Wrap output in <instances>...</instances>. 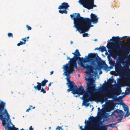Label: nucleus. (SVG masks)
Listing matches in <instances>:
<instances>
[{"label": "nucleus", "instance_id": "nucleus-5", "mask_svg": "<svg viewBox=\"0 0 130 130\" xmlns=\"http://www.w3.org/2000/svg\"><path fill=\"white\" fill-rule=\"evenodd\" d=\"M98 91H99L98 93H101L102 94L100 95H98L95 97V99L99 102H106V103L107 105H109L111 102L110 100H108L107 99L109 98H111L113 99L111 101L112 110H114V84L112 85V87L108 88L107 92L108 93L109 96L103 92L100 91L99 90Z\"/></svg>", "mask_w": 130, "mask_h": 130}, {"label": "nucleus", "instance_id": "nucleus-3", "mask_svg": "<svg viewBox=\"0 0 130 130\" xmlns=\"http://www.w3.org/2000/svg\"><path fill=\"white\" fill-rule=\"evenodd\" d=\"M5 103L3 101L0 103V119L2 121V125L6 130H18L11 122L9 115L6 109H4Z\"/></svg>", "mask_w": 130, "mask_h": 130}, {"label": "nucleus", "instance_id": "nucleus-7", "mask_svg": "<svg viewBox=\"0 0 130 130\" xmlns=\"http://www.w3.org/2000/svg\"><path fill=\"white\" fill-rule=\"evenodd\" d=\"M71 14L74 15V17H77L78 18H80L87 21H89L90 24V22H92L93 24H96L98 22L99 18L95 14L93 13H91L90 14L91 19L89 18H85L81 17L80 13H73Z\"/></svg>", "mask_w": 130, "mask_h": 130}, {"label": "nucleus", "instance_id": "nucleus-62", "mask_svg": "<svg viewBox=\"0 0 130 130\" xmlns=\"http://www.w3.org/2000/svg\"><path fill=\"white\" fill-rule=\"evenodd\" d=\"M20 130H24V129L23 128H22L21 129H20Z\"/></svg>", "mask_w": 130, "mask_h": 130}, {"label": "nucleus", "instance_id": "nucleus-52", "mask_svg": "<svg viewBox=\"0 0 130 130\" xmlns=\"http://www.w3.org/2000/svg\"><path fill=\"white\" fill-rule=\"evenodd\" d=\"M126 68L127 70H129V68L128 67H126Z\"/></svg>", "mask_w": 130, "mask_h": 130}, {"label": "nucleus", "instance_id": "nucleus-34", "mask_svg": "<svg viewBox=\"0 0 130 130\" xmlns=\"http://www.w3.org/2000/svg\"><path fill=\"white\" fill-rule=\"evenodd\" d=\"M26 27H27V28L28 29V30H31V28L30 27V26H28V25H27L26 26Z\"/></svg>", "mask_w": 130, "mask_h": 130}, {"label": "nucleus", "instance_id": "nucleus-61", "mask_svg": "<svg viewBox=\"0 0 130 130\" xmlns=\"http://www.w3.org/2000/svg\"><path fill=\"white\" fill-rule=\"evenodd\" d=\"M35 107L34 106V107L32 108V109H35Z\"/></svg>", "mask_w": 130, "mask_h": 130}, {"label": "nucleus", "instance_id": "nucleus-1", "mask_svg": "<svg viewBox=\"0 0 130 130\" xmlns=\"http://www.w3.org/2000/svg\"><path fill=\"white\" fill-rule=\"evenodd\" d=\"M90 71V73L86 71V73L89 75L88 78H86L85 80L88 82L87 83L86 90H85L82 86H80L78 89L76 85L75 84L74 94H78L79 95H83L82 99L83 100L84 105L87 106H89V104L87 103L89 101H92L94 100L93 97L96 94L99 92V89L96 88V84L94 83L95 80L92 77L93 75L91 73L93 72V70Z\"/></svg>", "mask_w": 130, "mask_h": 130}, {"label": "nucleus", "instance_id": "nucleus-50", "mask_svg": "<svg viewBox=\"0 0 130 130\" xmlns=\"http://www.w3.org/2000/svg\"><path fill=\"white\" fill-rule=\"evenodd\" d=\"M29 38V36L27 37H26V40H27Z\"/></svg>", "mask_w": 130, "mask_h": 130}, {"label": "nucleus", "instance_id": "nucleus-54", "mask_svg": "<svg viewBox=\"0 0 130 130\" xmlns=\"http://www.w3.org/2000/svg\"><path fill=\"white\" fill-rule=\"evenodd\" d=\"M32 106L31 105H30L29 106V107H30V109H31V108H32Z\"/></svg>", "mask_w": 130, "mask_h": 130}, {"label": "nucleus", "instance_id": "nucleus-64", "mask_svg": "<svg viewBox=\"0 0 130 130\" xmlns=\"http://www.w3.org/2000/svg\"><path fill=\"white\" fill-rule=\"evenodd\" d=\"M51 127H49V128L50 129H51Z\"/></svg>", "mask_w": 130, "mask_h": 130}, {"label": "nucleus", "instance_id": "nucleus-18", "mask_svg": "<svg viewBox=\"0 0 130 130\" xmlns=\"http://www.w3.org/2000/svg\"><path fill=\"white\" fill-rule=\"evenodd\" d=\"M68 3L66 2H63L61 4V5L60 6L58 7V9H68V8L69 7Z\"/></svg>", "mask_w": 130, "mask_h": 130}, {"label": "nucleus", "instance_id": "nucleus-47", "mask_svg": "<svg viewBox=\"0 0 130 130\" xmlns=\"http://www.w3.org/2000/svg\"><path fill=\"white\" fill-rule=\"evenodd\" d=\"M67 59H70V60H71V58H70L69 57H68L67 58Z\"/></svg>", "mask_w": 130, "mask_h": 130}, {"label": "nucleus", "instance_id": "nucleus-42", "mask_svg": "<svg viewBox=\"0 0 130 130\" xmlns=\"http://www.w3.org/2000/svg\"><path fill=\"white\" fill-rule=\"evenodd\" d=\"M59 13H61L62 14L63 13V10H60L59 11Z\"/></svg>", "mask_w": 130, "mask_h": 130}, {"label": "nucleus", "instance_id": "nucleus-48", "mask_svg": "<svg viewBox=\"0 0 130 130\" xmlns=\"http://www.w3.org/2000/svg\"><path fill=\"white\" fill-rule=\"evenodd\" d=\"M99 124L100 125H102V121H100L99 122Z\"/></svg>", "mask_w": 130, "mask_h": 130}, {"label": "nucleus", "instance_id": "nucleus-57", "mask_svg": "<svg viewBox=\"0 0 130 130\" xmlns=\"http://www.w3.org/2000/svg\"><path fill=\"white\" fill-rule=\"evenodd\" d=\"M102 73V71H101V72H100V73L101 74V73Z\"/></svg>", "mask_w": 130, "mask_h": 130}, {"label": "nucleus", "instance_id": "nucleus-19", "mask_svg": "<svg viewBox=\"0 0 130 130\" xmlns=\"http://www.w3.org/2000/svg\"><path fill=\"white\" fill-rule=\"evenodd\" d=\"M75 84L67 85L68 87L69 88L67 90V92H69L70 91H71L72 93L73 94H74V90H75Z\"/></svg>", "mask_w": 130, "mask_h": 130}, {"label": "nucleus", "instance_id": "nucleus-43", "mask_svg": "<svg viewBox=\"0 0 130 130\" xmlns=\"http://www.w3.org/2000/svg\"><path fill=\"white\" fill-rule=\"evenodd\" d=\"M30 110V107H29L26 111V112H28Z\"/></svg>", "mask_w": 130, "mask_h": 130}, {"label": "nucleus", "instance_id": "nucleus-51", "mask_svg": "<svg viewBox=\"0 0 130 130\" xmlns=\"http://www.w3.org/2000/svg\"><path fill=\"white\" fill-rule=\"evenodd\" d=\"M128 38L127 39L128 41H130V37H128Z\"/></svg>", "mask_w": 130, "mask_h": 130}, {"label": "nucleus", "instance_id": "nucleus-27", "mask_svg": "<svg viewBox=\"0 0 130 130\" xmlns=\"http://www.w3.org/2000/svg\"><path fill=\"white\" fill-rule=\"evenodd\" d=\"M100 51H101L102 52H103L105 51H107L106 47L103 46H102L101 47H100Z\"/></svg>", "mask_w": 130, "mask_h": 130}, {"label": "nucleus", "instance_id": "nucleus-33", "mask_svg": "<svg viewBox=\"0 0 130 130\" xmlns=\"http://www.w3.org/2000/svg\"><path fill=\"white\" fill-rule=\"evenodd\" d=\"M88 34L87 33H84L83 34V37H88Z\"/></svg>", "mask_w": 130, "mask_h": 130}, {"label": "nucleus", "instance_id": "nucleus-58", "mask_svg": "<svg viewBox=\"0 0 130 130\" xmlns=\"http://www.w3.org/2000/svg\"><path fill=\"white\" fill-rule=\"evenodd\" d=\"M79 95H77L75 96L76 97H78V96H79Z\"/></svg>", "mask_w": 130, "mask_h": 130}, {"label": "nucleus", "instance_id": "nucleus-55", "mask_svg": "<svg viewBox=\"0 0 130 130\" xmlns=\"http://www.w3.org/2000/svg\"><path fill=\"white\" fill-rule=\"evenodd\" d=\"M115 71H114V76H117V75H116V74H115Z\"/></svg>", "mask_w": 130, "mask_h": 130}, {"label": "nucleus", "instance_id": "nucleus-8", "mask_svg": "<svg viewBox=\"0 0 130 130\" xmlns=\"http://www.w3.org/2000/svg\"><path fill=\"white\" fill-rule=\"evenodd\" d=\"M107 42L106 47L108 49V51L111 57L114 58V36L110 40H108Z\"/></svg>", "mask_w": 130, "mask_h": 130}, {"label": "nucleus", "instance_id": "nucleus-6", "mask_svg": "<svg viewBox=\"0 0 130 130\" xmlns=\"http://www.w3.org/2000/svg\"><path fill=\"white\" fill-rule=\"evenodd\" d=\"M69 64H66L64 65L63 67V68L65 71L64 73H65V75L67 76L66 78L67 82L66 83L67 85H74L75 84L73 81H71L70 80V78L71 77L69 75L73 71H74V69L73 67L70 68L69 67Z\"/></svg>", "mask_w": 130, "mask_h": 130}, {"label": "nucleus", "instance_id": "nucleus-21", "mask_svg": "<svg viewBox=\"0 0 130 130\" xmlns=\"http://www.w3.org/2000/svg\"><path fill=\"white\" fill-rule=\"evenodd\" d=\"M94 0H92L87 8L88 9L90 10L92 9H93V7H96V5L94 4Z\"/></svg>", "mask_w": 130, "mask_h": 130}, {"label": "nucleus", "instance_id": "nucleus-44", "mask_svg": "<svg viewBox=\"0 0 130 130\" xmlns=\"http://www.w3.org/2000/svg\"><path fill=\"white\" fill-rule=\"evenodd\" d=\"M54 73V71H52L50 73V75H52Z\"/></svg>", "mask_w": 130, "mask_h": 130}, {"label": "nucleus", "instance_id": "nucleus-63", "mask_svg": "<svg viewBox=\"0 0 130 130\" xmlns=\"http://www.w3.org/2000/svg\"><path fill=\"white\" fill-rule=\"evenodd\" d=\"M114 114V112H112V115H113V114Z\"/></svg>", "mask_w": 130, "mask_h": 130}, {"label": "nucleus", "instance_id": "nucleus-13", "mask_svg": "<svg viewBox=\"0 0 130 130\" xmlns=\"http://www.w3.org/2000/svg\"><path fill=\"white\" fill-rule=\"evenodd\" d=\"M121 105L124 111L126 112L124 116V118L128 117L130 115V112L129 111V107L125 104L124 102Z\"/></svg>", "mask_w": 130, "mask_h": 130}, {"label": "nucleus", "instance_id": "nucleus-26", "mask_svg": "<svg viewBox=\"0 0 130 130\" xmlns=\"http://www.w3.org/2000/svg\"><path fill=\"white\" fill-rule=\"evenodd\" d=\"M126 82L128 84V86L129 87H127L126 88V90L127 91L130 92V80H128L126 81Z\"/></svg>", "mask_w": 130, "mask_h": 130}, {"label": "nucleus", "instance_id": "nucleus-53", "mask_svg": "<svg viewBox=\"0 0 130 130\" xmlns=\"http://www.w3.org/2000/svg\"><path fill=\"white\" fill-rule=\"evenodd\" d=\"M73 43V42L72 41H71L70 42V44H72Z\"/></svg>", "mask_w": 130, "mask_h": 130}, {"label": "nucleus", "instance_id": "nucleus-31", "mask_svg": "<svg viewBox=\"0 0 130 130\" xmlns=\"http://www.w3.org/2000/svg\"><path fill=\"white\" fill-rule=\"evenodd\" d=\"M40 90V92H43V93H45L46 92V91L45 90V89H43V88H42Z\"/></svg>", "mask_w": 130, "mask_h": 130}, {"label": "nucleus", "instance_id": "nucleus-24", "mask_svg": "<svg viewBox=\"0 0 130 130\" xmlns=\"http://www.w3.org/2000/svg\"><path fill=\"white\" fill-rule=\"evenodd\" d=\"M129 47L127 46H125L124 47H122L121 48L123 51L125 52L128 53L129 52Z\"/></svg>", "mask_w": 130, "mask_h": 130}, {"label": "nucleus", "instance_id": "nucleus-22", "mask_svg": "<svg viewBox=\"0 0 130 130\" xmlns=\"http://www.w3.org/2000/svg\"><path fill=\"white\" fill-rule=\"evenodd\" d=\"M113 76H112L108 79L107 80V83H106V81L105 80L104 81L105 83L107 85H111L114 82V79L113 78Z\"/></svg>", "mask_w": 130, "mask_h": 130}, {"label": "nucleus", "instance_id": "nucleus-17", "mask_svg": "<svg viewBox=\"0 0 130 130\" xmlns=\"http://www.w3.org/2000/svg\"><path fill=\"white\" fill-rule=\"evenodd\" d=\"M115 69L117 73H119L123 71V68L120 64H118L115 66Z\"/></svg>", "mask_w": 130, "mask_h": 130}, {"label": "nucleus", "instance_id": "nucleus-12", "mask_svg": "<svg viewBox=\"0 0 130 130\" xmlns=\"http://www.w3.org/2000/svg\"><path fill=\"white\" fill-rule=\"evenodd\" d=\"M124 93L122 92L121 88L119 86L115 87V85L114 84V96H118L121 94H123Z\"/></svg>", "mask_w": 130, "mask_h": 130}, {"label": "nucleus", "instance_id": "nucleus-2", "mask_svg": "<svg viewBox=\"0 0 130 130\" xmlns=\"http://www.w3.org/2000/svg\"><path fill=\"white\" fill-rule=\"evenodd\" d=\"M72 53L74 56L71 58V60L78 59V64H80L83 68L86 69L88 73H90V71L94 69V67L92 66L96 65L95 62L98 66L96 68L99 70L103 68L104 64H105L104 61L101 60V58L99 57L96 53H90L88 54V56H86V58H85L79 57L81 55L78 49L76 50L74 53Z\"/></svg>", "mask_w": 130, "mask_h": 130}, {"label": "nucleus", "instance_id": "nucleus-35", "mask_svg": "<svg viewBox=\"0 0 130 130\" xmlns=\"http://www.w3.org/2000/svg\"><path fill=\"white\" fill-rule=\"evenodd\" d=\"M22 40L24 42H23L24 43H25H25H26V40H27L26 39V37H25V38H22Z\"/></svg>", "mask_w": 130, "mask_h": 130}, {"label": "nucleus", "instance_id": "nucleus-46", "mask_svg": "<svg viewBox=\"0 0 130 130\" xmlns=\"http://www.w3.org/2000/svg\"><path fill=\"white\" fill-rule=\"evenodd\" d=\"M79 128L82 130H83L84 129L83 128H82V126H80V127H79Z\"/></svg>", "mask_w": 130, "mask_h": 130}, {"label": "nucleus", "instance_id": "nucleus-38", "mask_svg": "<svg viewBox=\"0 0 130 130\" xmlns=\"http://www.w3.org/2000/svg\"><path fill=\"white\" fill-rule=\"evenodd\" d=\"M67 9H64L63 10V13H65L66 14H67L68 13L67 11L66 10Z\"/></svg>", "mask_w": 130, "mask_h": 130}, {"label": "nucleus", "instance_id": "nucleus-20", "mask_svg": "<svg viewBox=\"0 0 130 130\" xmlns=\"http://www.w3.org/2000/svg\"><path fill=\"white\" fill-rule=\"evenodd\" d=\"M94 128H96L97 130H107V128L106 125H95L94 126Z\"/></svg>", "mask_w": 130, "mask_h": 130}, {"label": "nucleus", "instance_id": "nucleus-45", "mask_svg": "<svg viewBox=\"0 0 130 130\" xmlns=\"http://www.w3.org/2000/svg\"><path fill=\"white\" fill-rule=\"evenodd\" d=\"M51 83L50 82V83L48 84V87H50L51 86Z\"/></svg>", "mask_w": 130, "mask_h": 130}, {"label": "nucleus", "instance_id": "nucleus-40", "mask_svg": "<svg viewBox=\"0 0 130 130\" xmlns=\"http://www.w3.org/2000/svg\"><path fill=\"white\" fill-rule=\"evenodd\" d=\"M60 129L61 127H60L59 126H58L56 128V130H58V129H59V130H60Z\"/></svg>", "mask_w": 130, "mask_h": 130}, {"label": "nucleus", "instance_id": "nucleus-16", "mask_svg": "<svg viewBox=\"0 0 130 130\" xmlns=\"http://www.w3.org/2000/svg\"><path fill=\"white\" fill-rule=\"evenodd\" d=\"M124 97L122 95H121L118 97H117V96H114V102H117L116 103L122 104L124 103L123 100L122 99Z\"/></svg>", "mask_w": 130, "mask_h": 130}, {"label": "nucleus", "instance_id": "nucleus-10", "mask_svg": "<svg viewBox=\"0 0 130 130\" xmlns=\"http://www.w3.org/2000/svg\"><path fill=\"white\" fill-rule=\"evenodd\" d=\"M48 82V80L45 79L43 80H42L41 83L37 82V86H34V88L36 90H38V91L40 90L41 89V86L44 87L46 85V84Z\"/></svg>", "mask_w": 130, "mask_h": 130}, {"label": "nucleus", "instance_id": "nucleus-30", "mask_svg": "<svg viewBox=\"0 0 130 130\" xmlns=\"http://www.w3.org/2000/svg\"><path fill=\"white\" fill-rule=\"evenodd\" d=\"M24 44H25L23 42L21 41H20V42L17 44V45L18 46H19L21 45Z\"/></svg>", "mask_w": 130, "mask_h": 130}, {"label": "nucleus", "instance_id": "nucleus-49", "mask_svg": "<svg viewBox=\"0 0 130 130\" xmlns=\"http://www.w3.org/2000/svg\"><path fill=\"white\" fill-rule=\"evenodd\" d=\"M85 124H87V120L86 119L85 120Z\"/></svg>", "mask_w": 130, "mask_h": 130}, {"label": "nucleus", "instance_id": "nucleus-11", "mask_svg": "<svg viewBox=\"0 0 130 130\" xmlns=\"http://www.w3.org/2000/svg\"><path fill=\"white\" fill-rule=\"evenodd\" d=\"M101 60L102 61H103V60H101ZM108 60H109V62H111V65H112V66H110V67H109L108 65H107L106 63H105V64H104V66H103V67L101 69H100V70H99V69H97L96 68V67H98V64H97V66L96 67V69H97V70H101L102 69H103L104 68V69L106 70H109L110 69H112V68H113V67H113L114 66V60H112V59H111V58H108ZM104 61L105 62V61ZM97 64H98L97 63Z\"/></svg>", "mask_w": 130, "mask_h": 130}, {"label": "nucleus", "instance_id": "nucleus-28", "mask_svg": "<svg viewBox=\"0 0 130 130\" xmlns=\"http://www.w3.org/2000/svg\"><path fill=\"white\" fill-rule=\"evenodd\" d=\"M96 120V117H93V116H92L91 117V118H90V119H89V120L92 121H95Z\"/></svg>", "mask_w": 130, "mask_h": 130}, {"label": "nucleus", "instance_id": "nucleus-59", "mask_svg": "<svg viewBox=\"0 0 130 130\" xmlns=\"http://www.w3.org/2000/svg\"><path fill=\"white\" fill-rule=\"evenodd\" d=\"M116 80H114V84H116Z\"/></svg>", "mask_w": 130, "mask_h": 130}, {"label": "nucleus", "instance_id": "nucleus-9", "mask_svg": "<svg viewBox=\"0 0 130 130\" xmlns=\"http://www.w3.org/2000/svg\"><path fill=\"white\" fill-rule=\"evenodd\" d=\"M124 112L120 109L114 110V116L115 118L117 119L119 117V118L114 123V126L117 123L121 122V121L124 117Z\"/></svg>", "mask_w": 130, "mask_h": 130}, {"label": "nucleus", "instance_id": "nucleus-23", "mask_svg": "<svg viewBox=\"0 0 130 130\" xmlns=\"http://www.w3.org/2000/svg\"><path fill=\"white\" fill-rule=\"evenodd\" d=\"M121 105L120 104L114 102V110H120Z\"/></svg>", "mask_w": 130, "mask_h": 130}, {"label": "nucleus", "instance_id": "nucleus-39", "mask_svg": "<svg viewBox=\"0 0 130 130\" xmlns=\"http://www.w3.org/2000/svg\"><path fill=\"white\" fill-rule=\"evenodd\" d=\"M100 47H96L95 49L94 50H97L99 51H100Z\"/></svg>", "mask_w": 130, "mask_h": 130}, {"label": "nucleus", "instance_id": "nucleus-56", "mask_svg": "<svg viewBox=\"0 0 130 130\" xmlns=\"http://www.w3.org/2000/svg\"><path fill=\"white\" fill-rule=\"evenodd\" d=\"M114 60H115V55H116V54L115 53H114Z\"/></svg>", "mask_w": 130, "mask_h": 130}, {"label": "nucleus", "instance_id": "nucleus-15", "mask_svg": "<svg viewBox=\"0 0 130 130\" xmlns=\"http://www.w3.org/2000/svg\"><path fill=\"white\" fill-rule=\"evenodd\" d=\"M77 60H70L68 62V63L66 64H69V67L70 68L72 67L75 68V69H77V64L76 63V61Z\"/></svg>", "mask_w": 130, "mask_h": 130}, {"label": "nucleus", "instance_id": "nucleus-36", "mask_svg": "<svg viewBox=\"0 0 130 130\" xmlns=\"http://www.w3.org/2000/svg\"><path fill=\"white\" fill-rule=\"evenodd\" d=\"M112 125H114V124H109L107 125H106V126H107V128L108 127H112Z\"/></svg>", "mask_w": 130, "mask_h": 130}, {"label": "nucleus", "instance_id": "nucleus-29", "mask_svg": "<svg viewBox=\"0 0 130 130\" xmlns=\"http://www.w3.org/2000/svg\"><path fill=\"white\" fill-rule=\"evenodd\" d=\"M130 94V92H129L126 91H125V94H124L123 95H122L123 96L124 98L125 97L126 95H128V94Z\"/></svg>", "mask_w": 130, "mask_h": 130}, {"label": "nucleus", "instance_id": "nucleus-32", "mask_svg": "<svg viewBox=\"0 0 130 130\" xmlns=\"http://www.w3.org/2000/svg\"><path fill=\"white\" fill-rule=\"evenodd\" d=\"M8 36L9 37H11L12 38L13 37V34L12 33L10 32L8 33Z\"/></svg>", "mask_w": 130, "mask_h": 130}, {"label": "nucleus", "instance_id": "nucleus-60", "mask_svg": "<svg viewBox=\"0 0 130 130\" xmlns=\"http://www.w3.org/2000/svg\"><path fill=\"white\" fill-rule=\"evenodd\" d=\"M127 37V36H125L124 37H122V38H123V37Z\"/></svg>", "mask_w": 130, "mask_h": 130}, {"label": "nucleus", "instance_id": "nucleus-25", "mask_svg": "<svg viewBox=\"0 0 130 130\" xmlns=\"http://www.w3.org/2000/svg\"><path fill=\"white\" fill-rule=\"evenodd\" d=\"M121 38H120L119 36L114 37V43L119 42Z\"/></svg>", "mask_w": 130, "mask_h": 130}, {"label": "nucleus", "instance_id": "nucleus-37", "mask_svg": "<svg viewBox=\"0 0 130 130\" xmlns=\"http://www.w3.org/2000/svg\"><path fill=\"white\" fill-rule=\"evenodd\" d=\"M98 114H100L101 113V110L100 109V108L98 107Z\"/></svg>", "mask_w": 130, "mask_h": 130}, {"label": "nucleus", "instance_id": "nucleus-4", "mask_svg": "<svg viewBox=\"0 0 130 130\" xmlns=\"http://www.w3.org/2000/svg\"><path fill=\"white\" fill-rule=\"evenodd\" d=\"M70 16L71 19L74 20L73 27L76 29V31H78L80 34L87 31L90 27L93 26L91 25V22H90V24L89 21L74 17L73 15L71 14Z\"/></svg>", "mask_w": 130, "mask_h": 130}, {"label": "nucleus", "instance_id": "nucleus-14", "mask_svg": "<svg viewBox=\"0 0 130 130\" xmlns=\"http://www.w3.org/2000/svg\"><path fill=\"white\" fill-rule=\"evenodd\" d=\"M92 0H79L78 2L82 5L83 6L87 8Z\"/></svg>", "mask_w": 130, "mask_h": 130}, {"label": "nucleus", "instance_id": "nucleus-41", "mask_svg": "<svg viewBox=\"0 0 130 130\" xmlns=\"http://www.w3.org/2000/svg\"><path fill=\"white\" fill-rule=\"evenodd\" d=\"M110 74L114 75V71H111L110 72Z\"/></svg>", "mask_w": 130, "mask_h": 130}]
</instances>
